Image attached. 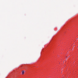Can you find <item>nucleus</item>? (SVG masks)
<instances>
[{
  "instance_id": "1",
  "label": "nucleus",
  "mask_w": 78,
  "mask_h": 78,
  "mask_svg": "<svg viewBox=\"0 0 78 78\" xmlns=\"http://www.w3.org/2000/svg\"><path fill=\"white\" fill-rule=\"evenodd\" d=\"M24 72H25V71L24 70H23V71H22V75H23V74H24Z\"/></svg>"
}]
</instances>
